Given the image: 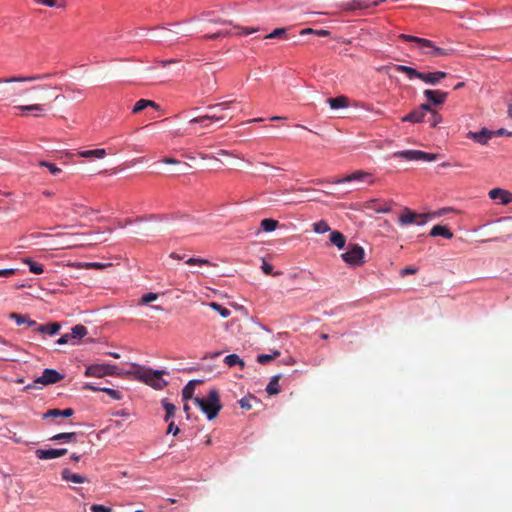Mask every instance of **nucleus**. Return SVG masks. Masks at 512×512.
I'll return each instance as SVG.
<instances>
[{
    "mask_svg": "<svg viewBox=\"0 0 512 512\" xmlns=\"http://www.w3.org/2000/svg\"><path fill=\"white\" fill-rule=\"evenodd\" d=\"M398 38L404 42H412L417 45L419 49H421V52L424 55L430 56V57H446L451 56L454 54L453 48H442L435 45L434 42H432L429 39L420 38L408 34H400Z\"/></svg>",
    "mask_w": 512,
    "mask_h": 512,
    "instance_id": "nucleus-1",
    "label": "nucleus"
},
{
    "mask_svg": "<svg viewBox=\"0 0 512 512\" xmlns=\"http://www.w3.org/2000/svg\"><path fill=\"white\" fill-rule=\"evenodd\" d=\"M194 402L199 406L209 420L214 419L222 408L217 390L212 389L205 398H195Z\"/></svg>",
    "mask_w": 512,
    "mask_h": 512,
    "instance_id": "nucleus-2",
    "label": "nucleus"
},
{
    "mask_svg": "<svg viewBox=\"0 0 512 512\" xmlns=\"http://www.w3.org/2000/svg\"><path fill=\"white\" fill-rule=\"evenodd\" d=\"M394 158H400L406 161H427L432 162L438 158L437 154L427 153L420 150H404L393 153Z\"/></svg>",
    "mask_w": 512,
    "mask_h": 512,
    "instance_id": "nucleus-3",
    "label": "nucleus"
},
{
    "mask_svg": "<svg viewBox=\"0 0 512 512\" xmlns=\"http://www.w3.org/2000/svg\"><path fill=\"white\" fill-rule=\"evenodd\" d=\"M364 256V249L358 244H350L348 250L341 254L343 261L351 266L364 264Z\"/></svg>",
    "mask_w": 512,
    "mask_h": 512,
    "instance_id": "nucleus-4",
    "label": "nucleus"
},
{
    "mask_svg": "<svg viewBox=\"0 0 512 512\" xmlns=\"http://www.w3.org/2000/svg\"><path fill=\"white\" fill-rule=\"evenodd\" d=\"M366 179H369V183H373V180L371 179V175L368 172L365 171H355L345 177L342 178H336L334 180H328V179H315L312 180V183L315 184H324V183H334V184H342L345 182H351V181H364Z\"/></svg>",
    "mask_w": 512,
    "mask_h": 512,
    "instance_id": "nucleus-5",
    "label": "nucleus"
},
{
    "mask_svg": "<svg viewBox=\"0 0 512 512\" xmlns=\"http://www.w3.org/2000/svg\"><path fill=\"white\" fill-rule=\"evenodd\" d=\"M85 375L88 377H103L106 375H122L115 365L110 364H93L86 368Z\"/></svg>",
    "mask_w": 512,
    "mask_h": 512,
    "instance_id": "nucleus-6",
    "label": "nucleus"
},
{
    "mask_svg": "<svg viewBox=\"0 0 512 512\" xmlns=\"http://www.w3.org/2000/svg\"><path fill=\"white\" fill-rule=\"evenodd\" d=\"M429 215L418 214L411 209L405 207L403 213L400 215L398 222L401 226L410 224L424 225L427 222Z\"/></svg>",
    "mask_w": 512,
    "mask_h": 512,
    "instance_id": "nucleus-7",
    "label": "nucleus"
},
{
    "mask_svg": "<svg viewBox=\"0 0 512 512\" xmlns=\"http://www.w3.org/2000/svg\"><path fill=\"white\" fill-rule=\"evenodd\" d=\"M383 2L384 0H351L343 3L341 7L344 11L365 10L371 7H377Z\"/></svg>",
    "mask_w": 512,
    "mask_h": 512,
    "instance_id": "nucleus-8",
    "label": "nucleus"
},
{
    "mask_svg": "<svg viewBox=\"0 0 512 512\" xmlns=\"http://www.w3.org/2000/svg\"><path fill=\"white\" fill-rule=\"evenodd\" d=\"M64 379V375L54 369H45L42 375L34 380V383L41 385H50Z\"/></svg>",
    "mask_w": 512,
    "mask_h": 512,
    "instance_id": "nucleus-9",
    "label": "nucleus"
},
{
    "mask_svg": "<svg viewBox=\"0 0 512 512\" xmlns=\"http://www.w3.org/2000/svg\"><path fill=\"white\" fill-rule=\"evenodd\" d=\"M163 374V371L148 368L145 383L155 389H163L167 385V382L162 378Z\"/></svg>",
    "mask_w": 512,
    "mask_h": 512,
    "instance_id": "nucleus-10",
    "label": "nucleus"
},
{
    "mask_svg": "<svg viewBox=\"0 0 512 512\" xmlns=\"http://www.w3.org/2000/svg\"><path fill=\"white\" fill-rule=\"evenodd\" d=\"M53 76L51 73L34 74L29 76H13L9 78H0V83H20V82H34L49 79Z\"/></svg>",
    "mask_w": 512,
    "mask_h": 512,
    "instance_id": "nucleus-11",
    "label": "nucleus"
},
{
    "mask_svg": "<svg viewBox=\"0 0 512 512\" xmlns=\"http://www.w3.org/2000/svg\"><path fill=\"white\" fill-rule=\"evenodd\" d=\"M68 450L66 448H51V449H37L35 451V455L40 460H49L59 458L61 456L66 455Z\"/></svg>",
    "mask_w": 512,
    "mask_h": 512,
    "instance_id": "nucleus-12",
    "label": "nucleus"
},
{
    "mask_svg": "<svg viewBox=\"0 0 512 512\" xmlns=\"http://www.w3.org/2000/svg\"><path fill=\"white\" fill-rule=\"evenodd\" d=\"M147 371H148V368L134 363V364H132V369L122 372L121 376H125V377L145 383V379L147 377Z\"/></svg>",
    "mask_w": 512,
    "mask_h": 512,
    "instance_id": "nucleus-13",
    "label": "nucleus"
},
{
    "mask_svg": "<svg viewBox=\"0 0 512 512\" xmlns=\"http://www.w3.org/2000/svg\"><path fill=\"white\" fill-rule=\"evenodd\" d=\"M423 94L427 101L432 103L433 105L443 104L448 97V92H444L441 90L426 89Z\"/></svg>",
    "mask_w": 512,
    "mask_h": 512,
    "instance_id": "nucleus-14",
    "label": "nucleus"
},
{
    "mask_svg": "<svg viewBox=\"0 0 512 512\" xmlns=\"http://www.w3.org/2000/svg\"><path fill=\"white\" fill-rule=\"evenodd\" d=\"M188 219L189 216L186 215V214H162V215H158V214H150L149 216H146V217H137L135 219L136 222H139V221H143V220H159V221H168V220H182V219Z\"/></svg>",
    "mask_w": 512,
    "mask_h": 512,
    "instance_id": "nucleus-15",
    "label": "nucleus"
},
{
    "mask_svg": "<svg viewBox=\"0 0 512 512\" xmlns=\"http://www.w3.org/2000/svg\"><path fill=\"white\" fill-rule=\"evenodd\" d=\"M494 136V133L486 128H483L479 132H472L469 131L467 133V138H470L474 140L477 143H480L482 145H485L488 143V141Z\"/></svg>",
    "mask_w": 512,
    "mask_h": 512,
    "instance_id": "nucleus-16",
    "label": "nucleus"
},
{
    "mask_svg": "<svg viewBox=\"0 0 512 512\" xmlns=\"http://www.w3.org/2000/svg\"><path fill=\"white\" fill-rule=\"evenodd\" d=\"M61 478L66 482H72L75 484H83L89 482L88 478L84 475L73 473L70 469L64 468L61 471Z\"/></svg>",
    "mask_w": 512,
    "mask_h": 512,
    "instance_id": "nucleus-17",
    "label": "nucleus"
},
{
    "mask_svg": "<svg viewBox=\"0 0 512 512\" xmlns=\"http://www.w3.org/2000/svg\"><path fill=\"white\" fill-rule=\"evenodd\" d=\"M489 197L491 199H499L501 204L506 205L512 201V194L501 188H494L489 191Z\"/></svg>",
    "mask_w": 512,
    "mask_h": 512,
    "instance_id": "nucleus-18",
    "label": "nucleus"
},
{
    "mask_svg": "<svg viewBox=\"0 0 512 512\" xmlns=\"http://www.w3.org/2000/svg\"><path fill=\"white\" fill-rule=\"evenodd\" d=\"M446 77H447L446 72L436 71V72H430V73H423V77L421 78V80L430 85H436L440 82L441 79H444Z\"/></svg>",
    "mask_w": 512,
    "mask_h": 512,
    "instance_id": "nucleus-19",
    "label": "nucleus"
},
{
    "mask_svg": "<svg viewBox=\"0 0 512 512\" xmlns=\"http://www.w3.org/2000/svg\"><path fill=\"white\" fill-rule=\"evenodd\" d=\"M35 332L41 333V334H48V335H55L59 332L61 326L59 323H49L46 325H37L35 326Z\"/></svg>",
    "mask_w": 512,
    "mask_h": 512,
    "instance_id": "nucleus-20",
    "label": "nucleus"
},
{
    "mask_svg": "<svg viewBox=\"0 0 512 512\" xmlns=\"http://www.w3.org/2000/svg\"><path fill=\"white\" fill-rule=\"evenodd\" d=\"M212 112H213V114H210V115H203V116L195 117L190 120V123L192 124L194 122L222 121V120L226 119L225 114H218V113L222 112L221 110H215Z\"/></svg>",
    "mask_w": 512,
    "mask_h": 512,
    "instance_id": "nucleus-21",
    "label": "nucleus"
},
{
    "mask_svg": "<svg viewBox=\"0 0 512 512\" xmlns=\"http://www.w3.org/2000/svg\"><path fill=\"white\" fill-rule=\"evenodd\" d=\"M393 67L396 71L406 74L409 79L417 78L421 80L423 77V72H419L412 67L405 65H394Z\"/></svg>",
    "mask_w": 512,
    "mask_h": 512,
    "instance_id": "nucleus-22",
    "label": "nucleus"
},
{
    "mask_svg": "<svg viewBox=\"0 0 512 512\" xmlns=\"http://www.w3.org/2000/svg\"><path fill=\"white\" fill-rule=\"evenodd\" d=\"M46 105H47L46 103H35V104H30V105H20V106H17L16 108L22 112H24V111L38 112L34 116L41 117V116H43L42 112L45 111Z\"/></svg>",
    "mask_w": 512,
    "mask_h": 512,
    "instance_id": "nucleus-23",
    "label": "nucleus"
},
{
    "mask_svg": "<svg viewBox=\"0 0 512 512\" xmlns=\"http://www.w3.org/2000/svg\"><path fill=\"white\" fill-rule=\"evenodd\" d=\"M403 122L420 123L426 121V115L423 110L416 109L402 118Z\"/></svg>",
    "mask_w": 512,
    "mask_h": 512,
    "instance_id": "nucleus-24",
    "label": "nucleus"
},
{
    "mask_svg": "<svg viewBox=\"0 0 512 512\" xmlns=\"http://www.w3.org/2000/svg\"><path fill=\"white\" fill-rule=\"evenodd\" d=\"M432 237L442 236L446 239H451L453 237V233L445 226L435 225L429 233Z\"/></svg>",
    "mask_w": 512,
    "mask_h": 512,
    "instance_id": "nucleus-25",
    "label": "nucleus"
},
{
    "mask_svg": "<svg viewBox=\"0 0 512 512\" xmlns=\"http://www.w3.org/2000/svg\"><path fill=\"white\" fill-rule=\"evenodd\" d=\"M147 107H152V108H155V109L159 108L158 104H156L152 100L140 99V100H138L135 103V105H134V107L132 109V113H134V114L140 113L141 111H143Z\"/></svg>",
    "mask_w": 512,
    "mask_h": 512,
    "instance_id": "nucleus-26",
    "label": "nucleus"
},
{
    "mask_svg": "<svg viewBox=\"0 0 512 512\" xmlns=\"http://www.w3.org/2000/svg\"><path fill=\"white\" fill-rule=\"evenodd\" d=\"M330 242L338 247L339 249H342L345 247L346 244V238L345 236L339 232V231H332L330 233Z\"/></svg>",
    "mask_w": 512,
    "mask_h": 512,
    "instance_id": "nucleus-27",
    "label": "nucleus"
},
{
    "mask_svg": "<svg viewBox=\"0 0 512 512\" xmlns=\"http://www.w3.org/2000/svg\"><path fill=\"white\" fill-rule=\"evenodd\" d=\"M106 150L103 148L94 150H84L79 152V156L83 158H104L106 156Z\"/></svg>",
    "mask_w": 512,
    "mask_h": 512,
    "instance_id": "nucleus-28",
    "label": "nucleus"
},
{
    "mask_svg": "<svg viewBox=\"0 0 512 512\" xmlns=\"http://www.w3.org/2000/svg\"><path fill=\"white\" fill-rule=\"evenodd\" d=\"M9 317L15 320L17 325L27 324L29 327L37 326L36 321L31 320L27 315L11 313Z\"/></svg>",
    "mask_w": 512,
    "mask_h": 512,
    "instance_id": "nucleus-29",
    "label": "nucleus"
},
{
    "mask_svg": "<svg viewBox=\"0 0 512 512\" xmlns=\"http://www.w3.org/2000/svg\"><path fill=\"white\" fill-rule=\"evenodd\" d=\"M281 378V375L278 374V375H275L273 376L271 379H270V382L268 383L267 387H266V392L269 394V395H276L280 392V388H279V380Z\"/></svg>",
    "mask_w": 512,
    "mask_h": 512,
    "instance_id": "nucleus-30",
    "label": "nucleus"
},
{
    "mask_svg": "<svg viewBox=\"0 0 512 512\" xmlns=\"http://www.w3.org/2000/svg\"><path fill=\"white\" fill-rule=\"evenodd\" d=\"M328 103L332 109L345 108L348 106V98L346 96L329 98Z\"/></svg>",
    "mask_w": 512,
    "mask_h": 512,
    "instance_id": "nucleus-31",
    "label": "nucleus"
},
{
    "mask_svg": "<svg viewBox=\"0 0 512 512\" xmlns=\"http://www.w3.org/2000/svg\"><path fill=\"white\" fill-rule=\"evenodd\" d=\"M198 383H201V381L191 380L186 384V386L182 390L183 400L187 401L188 399H191L193 397L195 386Z\"/></svg>",
    "mask_w": 512,
    "mask_h": 512,
    "instance_id": "nucleus-32",
    "label": "nucleus"
},
{
    "mask_svg": "<svg viewBox=\"0 0 512 512\" xmlns=\"http://www.w3.org/2000/svg\"><path fill=\"white\" fill-rule=\"evenodd\" d=\"M369 208L377 213H389L391 211V205L389 203H379L377 200L370 201Z\"/></svg>",
    "mask_w": 512,
    "mask_h": 512,
    "instance_id": "nucleus-33",
    "label": "nucleus"
},
{
    "mask_svg": "<svg viewBox=\"0 0 512 512\" xmlns=\"http://www.w3.org/2000/svg\"><path fill=\"white\" fill-rule=\"evenodd\" d=\"M87 333H88L87 328L81 324H78V325H75L71 329L70 336H71V339H81V338L85 337L87 335Z\"/></svg>",
    "mask_w": 512,
    "mask_h": 512,
    "instance_id": "nucleus-34",
    "label": "nucleus"
},
{
    "mask_svg": "<svg viewBox=\"0 0 512 512\" xmlns=\"http://www.w3.org/2000/svg\"><path fill=\"white\" fill-rule=\"evenodd\" d=\"M77 433L75 432H66V433H59L51 437L50 440L52 441H65V442H75L76 441Z\"/></svg>",
    "mask_w": 512,
    "mask_h": 512,
    "instance_id": "nucleus-35",
    "label": "nucleus"
},
{
    "mask_svg": "<svg viewBox=\"0 0 512 512\" xmlns=\"http://www.w3.org/2000/svg\"><path fill=\"white\" fill-rule=\"evenodd\" d=\"M224 362L229 366L233 367L239 365L241 368L244 367V361L237 354L227 355L224 359Z\"/></svg>",
    "mask_w": 512,
    "mask_h": 512,
    "instance_id": "nucleus-36",
    "label": "nucleus"
},
{
    "mask_svg": "<svg viewBox=\"0 0 512 512\" xmlns=\"http://www.w3.org/2000/svg\"><path fill=\"white\" fill-rule=\"evenodd\" d=\"M260 225L264 231L272 232L278 227L279 222L271 218H266L261 221Z\"/></svg>",
    "mask_w": 512,
    "mask_h": 512,
    "instance_id": "nucleus-37",
    "label": "nucleus"
},
{
    "mask_svg": "<svg viewBox=\"0 0 512 512\" xmlns=\"http://www.w3.org/2000/svg\"><path fill=\"white\" fill-rule=\"evenodd\" d=\"M162 405H163V408H164V410L166 412L164 420L167 422V421H169V419L171 417L174 416L175 411H176V407H175L174 404L170 403L167 399H164L162 401Z\"/></svg>",
    "mask_w": 512,
    "mask_h": 512,
    "instance_id": "nucleus-38",
    "label": "nucleus"
},
{
    "mask_svg": "<svg viewBox=\"0 0 512 512\" xmlns=\"http://www.w3.org/2000/svg\"><path fill=\"white\" fill-rule=\"evenodd\" d=\"M280 356V351L275 350L272 354H260L257 356V361L260 364H267L268 362Z\"/></svg>",
    "mask_w": 512,
    "mask_h": 512,
    "instance_id": "nucleus-39",
    "label": "nucleus"
},
{
    "mask_svg": "<svg viewBox=\"0 0 512 512\" xmlns=\"http://www.w3.org/2000/svg\"><path fill=\"white\" fill-rule=\"evenodd\" d=\"M23 262L29 266L30 272H32L34 274L43 273V266L41 264L34 262L33 260H31L29 258H25L23 260Z\"/></svg>",
    "mask_w": 512,
    "mask_h": 512,
    "instance_id": "nucleus-40",
    "label": "nucleus"
},
{
    "mask_svg": "<svg viewBox=\"0 0 512 512\" xmlns=\"http://www.w3.org/2000/svg\"><path fill=\"white\" fill-rule=\"evenodd\" d=\"M252 402H256V403L258 402L257 398L253 395L245 396L241 400H239V404H240L241 408H243L245 410L252 409V407H253Z\"/></svg>",
    "mask_w": 512,
    "mask_h": 512,
    "instance_id": "nucleus-41",
    "label": "nucleus"
},
{
    "mask_svg": "<svg viewBox=\"0 0 512 512\" xmlns=\"http://www.w3.org/2000/svg\"><path fill=\"white\" fill-rule=\"evenodd\" d=\"M235 102H236V100L224 101V102H221V103L209 105L207 107V109L210 110V111H215V110L226 111V110L230 109L231 104H233Z\"/></svg>",
    "mask_w": 512,
    "mask_h": 512,
    "instance_id": "nucleus-42",
    "label": "nucleus"
},
{
    "mask_svg": "<svg viewBox=\"0 0 512 512\" xmlns=\"http://www.w3.org/2000/svg\"><path fill=\"white\" fill-rule=\"evenodd\" d=\"M313 231L318 234H323L330 231V227L325 220H320L313 224Z\"/></svg>",
    "mask_w": 512,
    "mask_h": 512,
    "instance_id": "nucleus-43",
    "label": "nucleus"
},
{
    "mask_svg": "<svg viewBox=\"0 0 512 512\" xmlns=\"http://www.w3.org/2000/svg\"><path fill=\"white\" fill-rule=\"evenodd\" d=\"M442 120L441 116L434 110L427 115L426 121L431 127H436Z\"/></svg>",
    "mask_w": 512,
    "mask_h": 512,
    "instance_id": "nucleus-44",
    "label": "nucleus"
},
{
    "mask_svg": "<svg viewBox=\"0 0 512 512\" xmlns=\"http://www.w3.org/2000/svg\"><path fill=\"white\" fill-rule=\"evenodd\" d=\"M210 307L212 309H214L215 311H217L223 318H227L231 314L230 310H228L227 308L223 307L222 305H220L216 302H211Z\"/></svg>",
    "mask_w": 512,
    "mask_h": 512,
    "instance_id": "nucleus-45",
    "label": "nucleus"
},
{
    "mask_svg": "<svg viewBox=\"0 0 512 512\" xmlns=\"http://www.w3.org/2000/svg\"><path fill=\"white\" fill-rule=\"evenodd\" d=\"M186 264L200 265V266H213V264L208 259L194 258V257H191L188 260H186Z\"/></svg>",
    "mask_w": 512,
    "mask_h": 512,
    "instance_id": "nucleus-46",
    "label": "nucleus"
},
{
    "mask_svg": "<svg viewBox=\"0 0 512 512\" xmlns=\"http://www.w3.org/2000/svg\"><path fill=\"white\" fill-rule=\"evenodd\" d=\"M72 209H73V212L75 214H82V215H88L90 212H92L93 210L90 209V208H87L85 207L84 205L82 204H77V203H74L72 205Z\"/></svg>",
    "mask_w": 512,
    "mask_h": 512,
    "instance_id": "nucleus-47",
    "label": "nucleus"
},
{
    "mask_svg": "<svg viewBox=\"0 0 512 512\" xmlns=\"http://www.w3.org/2000/svg\"><path fill=\"white\" fill-rule=\"evenodd\" d=\"M101 392L106 393L114 400H121L122 393L119 390L111 389V388H101Z\"/></svg>",
    "mask_w": 512,
    "mask_h": 512,
    "instance_id": "nucleus-48",
    "label": "nucleus"
},
{
    "mask_svg": "<svg viewBox=\"0 0 512 512\" xmlns=\"http://www.w3.org/2000/svg\"><path fill=\"white\" fill-rule=\"evenodd\" d=\"M39 165L48 168L50 173L53 175H58L59 173H61V169L50 162L41 161L39 162Z\"/></svg>",
    "mask_w": 512,
    "mask_h": 512,
    "instance_id": "nucleus-49",
    "label": "nucleus"
},
{
    "mask_svg": "<svg viewBox=\"0 0 512 512\" xmlns=\"http://www.w3.org/2000/svg\"><path fill=\"white\" fill-rule=\"evenodd\" d=\"M285 33H286L285 28H276L270 34L265 36V38L273 39V38L283 37L285 35Z\"/></svg>",
    "mask_w": 512,
    "mask_h": 512,
    "instance_id": "nucleus-50",
    "label": "nucleus"
},
{
    "mask_svg": "<svg viewBox=\"0 0 512 512\" xmlns=\"http://www.w3.org/2000/svg\"><path fill=\"white\" fill-rule=\"evenodd\" d=\"M157 298H158V294L150 292V293L144 294L142 296L141 303L148 304L150 302L155 301Z\"/></svg>",
    "mask_w": 512,
    "mask_h": 512,
    "instance_id": "nucleus-51",
    "label": "nucleus"
},
{
    "mask_svg": "<svg viewBox=\"0 0 512 512\" xmlns=\"http://www.w3.org/2000/svg\"><path fill=\"white\" fill-rule=\"evenodd\" d=\"M58 417H61L60 409H50L43 414V419H48V418L55 419Z\"/></svg>",
    "mask_w": 512,
    "mask_h": 512,
    "instance_id": "nucleus-52",
    "label": "nucleus"
},
{
    "mask_svg": "<svg viewBox=\"0 0 512 512\" xmlns=\"http://www.w3.org/2000/svg\"><path fill=\"white\" fill-rule=\"evenodd\" d=\"M90 509L92 512H112V508L100 504H93Z\"/></svg>",
    "mask_w": 512,
    "mask_h": 512,
    "instance_id": "nucleus-53",
    "label": "nucleus"
},
{
    "mask_svg": "<svg viewBox=\"0 0 512 512\" xmlns=\"http://www.w3.org/2000/svg\"><path fill=\"white\" fill-rule=\"evenodd\" d=\"M17 272V269L9 268V269H0V277L8 278L14 275Z\"/></svg>",
    "mask_w": 512,
    "mask_h": 512,
    "instance_id": "nucleus-54",
    "label": "nucleus"
},
{
    "mask_svg": "<svg viewBox=\"0 0 512 512\" xmlns=\"http://www.w3.org/2000/svg\"><path fill=\"white\" fill-rule=\"evenodd\" d=\"M52 88L53 87L50 84H43V85L33 86V87L27 89L26 92H28V91H38V90L47 91V90L52 89Z\"/></svg>",
    "mask_w": 512,
    "mask_h": 512,
    "instance_id": "nucleus-55",
    "label": "nucleus"
},
{
    "mask_svg": "<svg viewBox=\"0 0 512 512\" xmlns=\"http://www.w3.org/2000/svg\"><path fill=\"white\" fill-rule=\"evenodd\" d=\"M262 271L266 274V275H272L273 274V266L267 262H263L262 266Z\"/></svg>",
    "mask_w": 512,
    "mask_h": 512,
    "instance_id": "nucleus-56",
    "label": "nucleus"
},
{
    "mask_svg": "<svg viewBox=\"0 0 512 512\" xmlns=\"http://www.w3.org/2000/svg\"><path fill=\"white\" fill-rule=\"evenodd\" d=\"M70 340H72L70 334H64L57 340V344L64 345L67 344Z\"/></svg>",
    "mask_w": 512,
    "mask_h": 512,
    "instance_id": "nucleus-57",
    "label": "nucleus"
},
{
    "mask_svg": "<svg viewBox=\"0 0 512 512\" xmlns=\"http://www.w3.org/2000/svg\"><path fill=\"white\" fill-rule=\"evenodd\" d=\"M179 428L174 424V422H170L168 425L167 433H172L173 435H177L179 433Z\"/></svg>",
    "mask_w": 512,
    "mask_h": 512,
    "instance_id": "nucleus-58",
    "label": "nucleus"
},
{
    "mask_svg": "<svg viewBox=\"0 0 512 512\" xmlns=\"http://www.w3.org/2000/svg\"><path fill=\"white\" fill-rule=\"evenodd\" d=\"M219 155H222V156H232V157H235V158H238V159H242L243 160V157H241L240 155L238 154H234L233 152H230L228 150H220L218 152Z\"/></svg>",
    "mask_w": 512,
    "mask_h": 512,
    "instance_id": "nucleus-59",
    "label": "nucleus"
},
{
    "mask_svg": "<svg viewBox=\"0 0 512 512\" xmlns=\"http://www.w3.org/2000/svg\"><path fill=\"white\" fill-rule=\"evenodd\" d=\"M35 1L37 3H40V4L48 6V7L56 6V0H35Z\"/></svg>",
    "mask_w": 512,
    "mask_h": 512,
    "instance_id": "nucleus-60",
    "label": "nucleus"
},
{
    "mask_svg": "<svg viewBox=\"0 0 512 512\" xmlns=\"http://www.w3.org/2000/svg\"><path fill=\"white\" fill-rule=\"evenodd\" d=\"M74 411L71 408H66L64 410H60L61 417H71L73 415Z\"/></svg>",
    "mask_w": 512,
    "mask_h": 512,
    "instance_id": "nucleus-61",
    "label": "nucleus"
},
{
    "mask_svg": "<svg viewBox=\"0 0 512 512\" xmlns=\"http://www.w3.org/2000/svg\"><path fill=\"white\" fill-rule=\"evenodd\" d=\"M229 34V32H224V31H220V32H217V33H214V34H211V35H206L205 38L207 39H216L220 36H224V35H227Z\"/></svg>",
    "mask_w": 512,
    "mask_h": 512,
    "instance_id": "nucleus-62",
    "label": "nucleus"
},
{
    "mask_svg": "<svg viewBox=\"0 0 512 512\" xmlns=\"http://www.w3.org/2000/svg\"><path fill=\"white\" fill-rule=\"evenodd\" d=\"M418 109L423 110V114L426 116L429 113H431V111H434L433 109H431V107L428 104H422Z\"/></svg>",
    "mask_w": 512,
    "mask_h": 512,
    "instance_id": "nucleus-63",
    "label": "nucleus"
},
{
    "mask_svg": "<svg viewBox=\"0 0 512 512\" xmlns=\"http://www.w3.org/2000/svg\"><path fill=\"white\" fill-rule=\"evenodd\" d=\"M162 162L165 164H179V161L175 158L165 157L162 159Z\"/></svg>",
    "mask_w": 512,
    "mask_h": 512,
    "instance_id": "nucleus-64",
    "label": "nucleus"
}]
</instances>
